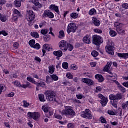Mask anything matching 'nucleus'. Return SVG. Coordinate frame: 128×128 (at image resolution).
<instances>
[{"label":"nucleus","mask_w":128,"mask_h":128,"mask_svg":"<svg viewBox=\"0 0 128 128\" xmlns=\"http://www.w3.org/2000/svg\"><path fill=\"white\" fill-rule=\"evenodd\" d=\"M61 114L66 116H76V112L72 106H64V109L62 110Z\"/></svg>","instance_id":"1"},{"label":"nucleus","mask_w":128,"mask_h":128,"mask_svg":"<svg viewBox=\"0 0 128 128\" xmlns=\"http://www.w3.org/2000/svg\"><path fill=\"white\" fill-rule=\"evenodd\" d=\"M46 96L49 102H56V93L54 91L48 90L46 92Z\"/></svg>","instance_id":"2"},{"label":"nucleus","mask_w":128,"mask_h":128,"mask_svg":"<svg viewBox=\"0 0 128 128\" xmlns=\"http://www.w3.org/2000/svg\"><path fill=\"white\" fill-rule=\"evenodd\" d=\"M114 46V43L112 41H110L108 44L106 46V52H108L109 54H111L112 56H114V50H116Z\"/></svg>","instance_id":"3"},{"label":"nucleus","mask_w":128,"mask_h":128,"mask_svg":"<svg viewBox=\"0 0 128 128\" xmlns=\"http://www.w3.org/2000/svg\"><path fill=\"white\" fill-rule=\"evenodd\" d=\"M92 42L96 46H98L104 42V39L98 35H94L92 36Z\"/></svg>","instance_id":"4"},{"label":"nucleus","mask_w":128,"mask_h":128,"mask_svg":"<svg viewBox=\"0 0 128 128\" xmlns=\"http://www.w3.org/2000/svg\"><path fill=\"white\" fill-rule=\"evenodd\" d=\"M77 28L78 26H76V24L73 22H70L67 26L66 32L68 34H70V32H76Z\"/></svg>","instance_id":"5"},{"label":"nucleus","mask_w":128,"mask_h":128,"mask_svg":"<svg viewBox=\"0 0 128 128\" xmlns=\"http://www.w3.org/2000/svg\"><path fill=\"white\" fill-rule=\"evenodd\" d=\"M12 84H14L16 86H18V88H32V86L30 84V82H26V84H20V82L18 81H15L12 82Z\"/></svg>","instance_id":"6"},{"label":"nucleus","mask_w":128,"mask_h":128,"mask_svg":"<svg viewBox=\"0 0 128 128\" xmlns=\"http://www.w3.org/2000/svg\"><path fill=\"white\" fill-rule=\"evenodd\" d=\"M80 116L84 118H88V120H92V116L90 113V109H86L84 111L81 112Z\"/></svg>","instance_id":"7"},{"label":"nucleus","mask_w":128,"mask_h":128,"mask_svg":"<svg viewBox=\"0 0 128 128\" xmlns=\"http://www.w3.org/2000/svg\"><path fill=\"white\" fill-rule=\"evenodd\" d=\"M34 14L32 10H29L27 11L26 14V18L28 22L34 20Z\"/></svg>","instance_id":"8"},{"label":"nucleus","mask_w":128,"mask_h":128,"mask_svg":"<svg viewBox=\"0 0 128 128\" xmlns=\"http://www.w3.org/2000/svg\"><path fill=\"white\" fill-rule=\"evenodd\" d=\"M59 48L63 52H66L68 50V44L64 40H61L59 44Z\"/></svg>","instance_id":"9"},{"label":"nucleus","mask_w":128,"mask_h":128,"mask_svg":"<svg viewBox=\"0 0 128 128\" xmlns=\"http://www.w3.org/2000/svg\"><path fill=\"white\" fill-rule=\"evenodd\" d=\"M28 118H33V120H38L40 116V114L38 112H28Z\"/></svg>","instance_id":"10"},{"label":"nucleus","mask_w":128,"mask_h":128,"mask_svg":"<svg viewBox=\"0 0 128 128\" xmlns=\"http://www.w3.org/2000/svg\"><path fill=\"white\" fill-rule=\"evenodd\" d=\"M43 18H54V14L50 10H46L44 11L42 16Z\"/></svg>","instance_id":"11"},{"label":"nucleus","mask_w":128,"mask_h":128,"mask_svg":"<svg viewBox=\"0 0 128 128\" xmlns=\"http://www.w3.org/2000/svg\"><path fill=\"white\" fill-rule=\"evenodd\" d=\"M109 98L111 100H112V98H114V100H116L118 101V100H122V94L118 93L116 95L110 94L109 96Z\"/></svg>","instance_id":"12"},{"label":"nucleus","mask_w":128,"mask_h":128,"mask_svg":"<svg viewBox=\"0 0 128 128\" xmlns=\"http://www.w3.org/2000/svg\"><path fill=\"white\" fill-rule=\"evenodd\" d=\"M82 82L84 84H88V86H94V80L86 78H82Z\"/></svg>","instance_id":"13"},{"label":"nucleus","mask_w":128,"mask_h":128,"mask_svg":"<svg viewBox=\"0 0 128 128\" xmlns=\"http://www.w3.org/2000/svg\"><path fill=\"white\" fill-rule=\"evenodd\" d=\"M49 8L50 10H54L56 14H60V10H58V6L54 4H51Z\"/></svg>","instance_id":"14"},{"label":"nucleus","mask_w":128,"mask_h":128,"mask_svg":"<svg viewBox=\"0 0 128 128\" xmlns=\"http://www.w3.org/2000/svg\"><path fill=\"white\" fill-rule=\"evenodd\" d=\"M110 101V104L114 106V108H118V100H116V99H114V98L110 99V98H109Z\"/></svg>","instance_id":"15"},{"label":"nucleus","mask_w":128,"mask_h":128,"mask_svg":"<svg viewBox=\"0 0 128 128\" xmlns=\"http://www.w3.org/2000/svg\"><path fill=\"white\" fill-rule=\"evenodd\" d=\"M117 54L119 58H122L124 60L128 58V52L127 53H118Z\"/></svg>","instance_id":"16"},{"label":"nucleus","mask_w":128,"mask_h":128,"mask_svg":"<svg viewBox=\"0 0 128 128\" xmlns=\"http://www.w3.org/2000/svg\"><path fill=\"white\" fill-rule=\"evenodd\" d=\"M112 62H108L106 65L104 66V70L105 72H110V66H112Z\"/></svg>","instance_id":"17"},{"label":"nucleus","mask_w":128,"mask_h":128,"mask_svg":"<svg viewBox=\"0 0 128 128\" xmlns=\"http://www.w3.org/2000/svg\"><path fill=\"white\" fill-rule=\"evenodd\" d=\"M92 22L96 26H100V21L98 20L96 18L94 17L92 18Z\"/></svg>","instance_id":"18"},{"label":"nucleus","mask_w":128,"mask_h":128,"mask_svg":"<svg viewBox=\"0 0 128 128\" xmlns=\"http://www.w3.org/2000/svg\"><path fill=\"white\" fill-rule=\"evenodd\" d=\"M83 42H84V44H90V36L86 35L83 38Z\"/></svg>","instance_id":"19"},{"label":"nucleus","mask_w":128,"mask_h":128,"mask_svg":"<svg viewBox=\"0 0 128 128\" xmlns=\"http://www.w3.org/2000/svg\"><path fill=\"white\" fill-rule=\"evenodd\" d=\"M53 54L54 56H58V58H60L62 56V50H60L58 51H54L53 52Z\"/></svg>","instance_id":"20"},{"label":"nucleus","mask_w":128,"mask_h":128,"mask_svg":"<svg viewBox=\"0 0 128 128\" xmlns=\"http://www.w3.org/2000/svg\"><path fill=\"white\" fill-rule=\"evenodd\" d=\"M95 78L98 80L99 82H104V77H102V76L101 74H97L95 75Z\"/></svg>","instance_id":"21"},{"label":"nucleus","mask_w":128,"mask_h":128,"mask_svg":"<svg viewBox=\"0 0 128 128\" xmlns=\"http://www.w3.org/2000/svg\"><path fill=\"white\" fill-rule=\"evenodd\" d=\"M108 72V74L106 76L108 78L110 79V78H112L114 80V78H116V75L115 74H113L110 71H109Z\"/></svg>","instance_id":"22"},{"label":"nucleus","mask_w":128,"mask_h":128,"mask_svg":"<svg viewBox=\"0 0 128 128\" xmlns=\"http://www.w3.org/2000/svg\"><path fill=\"white\" fill-rule=\"evenodd\" d=\"M56 68H54V65H50L48 66V72L49 74H52L54 72V70Z\"/></svg>","instance_id":"23"},{"label":"nucleus","mask_w":128,"mask_h":128,"mask_svg":"<svg viewBox=\"0 0 128 128\" xmlns=\"http://www.w3.org/2000/svg\"><path fill=\"white\" fill-rule=\"evenodd\" d=\"M13 16H20V13L18 10L14 9L13 10Z\"/></svg>","instance_id":"24"},{"label":"nucleus","mask_w":128,"mask_h":128,"mask_svg":"<svg viewBox=\"0 0 128 128\" xmlns=\"http://www.w3.org/2000/svg\"><path fill=\"white\" fill-rule=\"evenodd\" d=\"M30 36H33V38H40V35L38 34V33L36 32H30Z\"/></svg>","instance_id":"25"},{"label":"nucleus","mask_w":128,"mask_h":128,"mask_svg":"<svg viewBox=\"0 0 128 128\" xmlns=\"http://www.w3.org/2000/svg\"><path fill=\"white\" fill-rule=\"evenodd\" d=\"M6 86L2 84H0V94H2V92H6Z\"/></svg>","instance_id":"26"},{"label":"nucleus","mask_w":128,"mask_h":128,"mask_svg":"<svg viewBox=\"0 0 128 128\" xmlns=\"http://www.w3.org/2000/svg\"><path fill=\"white\" fill-rule=\"evenodd\" d=\"M106 104H108V98L104 97V99L102 100L101 104L102 106H106Z\"/></svg>","instance_id":"27"},{"label":"nucleus","mask_w":128,"mask_h":128,"mask_svg":"<svg viewBox=\"0 0 128 128\" xmlns=\"http://www.w3.org/2000/svg\"><path fill=\"white\" fill-rule=\"evenodd\" d=\"M65 34H64V30H61L59 32V35L58 36V38H64Z\"/></svg>","instance_id":"28"},{"label":"nucleus","mask_w":128,"mask_h":128,"mask_svg":"<svg viewBox=\"0 0 128 128\" xmlns=\"http://www.w3.org/2000/svg\"><path fill=\"white\" fill-rule=\"evenodd\" d=\"M122 106L123 110H128V100L125 102L122 103Z\"/></svg>","instance_id":"29"},{"label":"nucleus","mask_w":128,"mask_h":128,"mask_svg":"<svg viewBox=\"0 0 128 128\" xmlns=\"http://www.w3.org/2000/svg\"><path fill=\"white\" fill-rule=\"evenodd\" d=\"M14 4L16 8H20V6H22V4L20 3V0H15L14 2Z\"/></svg>","instance_id":"30"},{"label":"nucleus","mask_w":128,"mask_h":128,"mask_svg":"<svg viewBox=\"0 0 128 128\" xmlns=\"http://www.w3.org/2000/svg\"><path fill=\"white\" fill-rule=\"evenodd\" d=\"M89 14L90 16H94V14H96V10L94 8H92L89 11Z\"/></svg>","instance_id":"31"},{"label":"nucleus","mask_w":128,"mask_h":128,"mask_svg":"<svg viewBox=\"0 0 128 128\" xmlns=\"http://www.w3.org/2000/svg\"><path fill=\"white\" fill-rule=\"evenodd\" d=\"M109 34H110V36H112V37H114L116 36V31L114 30H110L109 32Z\"/></svg>","instance_id":"32"},{"label":"nucleus","mask_w":128,"mask_h":128,"mask_svg":"<svg viewBox=\"0 0 128 128\" xmlns=\"http://www.w3.org/2000/svg\"><path fill=\"white\" fill-rule=\"evenodd\" d=\"M50 76L52 78V80H54V82L58 80V76H56L54 74L50 75Z\"/></svg>","instance_id":"33"},{"label":"nucleus","mask_w":128,"mask_h":128,"mask_svg":"<svg viewBox=\"0 0 128 128\" xmlns=\"http://www.w3.org/2000/svg\"><path fill=\"white\" fill-rule=\"evenodd\" d=\"M36 84V86H42V88H44V86H46V83H44V82H36V84Z\"/></svg>","instance_id":"34"},{"label":"nucleus","mask_w":128,"mask_h":128,"mask_svg":"<svg viewBox=\"0 0 128 128\" xmlns=\"http://www.w3.org/2000/svg\"><path fill=\"white\" fill-rule=\"evenodd\" d=\"M0 20H1V22H6V16H4V15H2L0 16Z\"/></svg>","instance_id":"35"},{"label":"nucleus","mask_w":128,"mask_h":128,"mask_svg":"<svg viewBox=\"0 0 128 128\" xmlns=\"http://www.w3.org/2000/svg\"><path fill=\"white\" fill-rule=\"evenodd\" d=\"M62 68H64V70H68V64L66 62H64L62 64Z\"/></svg>","instance_id":"36"},{"label":"nucleus","mask_w":128,"mask_h":128,"mask_svg":"<svg viewBox=\"0 0 128 128\" xmlns=\"http://www.w3.org/2000/svg\"><path fill=\"white\" fill-rule=\"evenodd\" d=\"M70 16L72 18H78V14L72 12L70 14Z\"/></svg>","instance_id":"37"},{"label":"nucleus","mask_w":128,"mask_h":128,"mask_svg":"<svg viewBox=\"0 0 128 128\" xmlns=\"http://www.w3.org/2000/svg\"><path fill=\"white\" fill-rule=\"evenodd\" d=\"M26 80L28 82H32V84H36V82L34 80V78H32V77H27Z\"/></svg>","instance_id":"38"},{"label":"nucleus","mask_w":128,"mask_h":128,"mask_svg":"<svg viewBox=\"0 0 128 128\" xmlns=\"http://www.w3.org/2000/svg\"><path fill=\"white\" fill-rule=\"evenodd\" d=\"M28 44L31 48H33L34 44H36V40H31L29 41Z\"/></svg>","instance_id":"39"},{"label":"nucleus","mask_w":128,"mask_h":128,"mask_svg":"<svg viewBox=\"0 0 128 128\" xmlns=\"http://www.w3.org/2000/svg\"><path fill=\"white\" fill-rule=\"evenodd\" d=\"M39 100L40 102H45L44 100V95L42 94H40L38 95Z\"/></svg>","instance_id":"40"},{"label":"nucleus","mask_w":128,"mask_h":128,"mask_svg":"<svg viewBox=\"0 0 128 128\" xmlns=\"http://www.w3.org/2000/svg\"><path fill=\"white\" fill-rule=\"evenodd\" d=\"M91 54L94 58H96V56H98V52L94 50L92 52Z\"/></svg>","instance_id":"41"},{"label":"nucleus","mask_w":128,"mask_h":128,"mask_svg":"<svg viewBox=\"0 0 128 128\" xmlns=\"http://www.w3.org/2000/svg\"><path fill=\"white\" fill-rule=\"evenodd\" d=\"M49 32L48 29H42L40 30V34H46Z\"/></svg>","instance_id":"42"},{"label":"nucleus","mask_w":128,"mask_h":128,"mask_svg":"<svg viewBox=\"0 0 128 128\" xmlns=\"http://www.w3.org/2000/svg\"><path fill=\"white\" fill-rule=\"evenodd\" d=\"M118 88L120 90V92H124V93L126 92V88H124V86H122L120 85Z\"/></svg>","instance_id":"43"},{"label":"nucleus","mask_w":128,"mask_h":128,"mask_svg":"<svg viewBox=\"0 0 128 128\" xmlns=\"http://www.w3.org/2000/svg\"><path fill=\"white\" fill-rule=\"evenodd\" d=\"M32 48H35V50H40V45L38 43H36Z\"/></svg>","instance_id":"44"},{"label":"nucleus","mask_w":128,"mask_h":128,"mask_svg":"<svg viewBox=\"0 0 128 128\" xmlns=\"http://www.w3.org/2000/svg\"><path fill=\"white\" fill-rule=\"evenodd\" d=\"M66 76L69 78V80H72V78H74V76H72L70 72H68L66 74Z\"/></svg>","instance_id":"45"},{"label":"nucleus","mask_w":128,"mask_h":128,"mask_svg":"<svg viewBox=\"0 0 128 128\" xmlns=\"http://www.w3.org/2000/svg\"><path fill=\"white\" fill-rule=\"evenodd\" d=\"M100 121L101 122L102 124H106V120L104 117L101 116L100 118Z\"/></svg>","instance_id":"46"},{"label":"nucleus","mask_w":128,"mask_h":128,"mask_svg":"<svg viewBox=\"0 0 128 128\" xmlns=\"http://www.w3.org/2000/svg\"><path fill=\"white\" fill-rule=\"evenodd\" d=\"M94 32L96 34H102V30L99 28H94Z\"/></svg>","instance_id":"47"},{"label":"nucleus","mask_w":128,"mask_h":128,"mask_svg":"<svg viewBox=\"0 0 128 128\" xmlns=\"http://www.w3.org/2000/svg\"><path fill=\"white\" fill-rule=\"evenodd\" d=\"M67 48H68V50H70V52H72V50H74V46H72V45L70 44H67Z\"/></svg>","instance_id":"48"},{"label":"nucleus","mask_w":128,"mask_h":128,"mask_svg":"<svg viewBox=\"0 0 128 128\" xmlns=\"http://www.w3.org/2000/svg\"><path fill=\"white\" fill-rule=\"evenodd\" d=\"M42 110L46 113L48 112V106H42Z\"/></svg>","instance_id":"49"},{"label":"nucleus","mask_w":128,"mask_h":128,"mask_svg":"<svg viewBox=\"0 0 128 128\" xmlns=\"http://www.w3.org/2000/svg\"><path fill=\"white\" fill-rule=\"evenodd\" d=\"M44 42H48L50 40V35H46L44 36Z\"/></svg>","instance_id":"50"},{"label":"nucleus","mask_w":128,"mask_h":128,"mask_svg":"<svg viewBox=\"0 0 128 128\" xmlns=\"http://www.w3.org/2000/svg\"><path fill=\"white\" fill-rule=\"evenodd\" d=\"M43 50H48L50 48V45L48 44H44L42 46Z\"/></svg>","instance_id":"51"},{"label":"nucleus","mask_w":128,"mask_h":128,"mask_svg":"<svg viewBox=\"0 0 128 128\" xmlns=\"http://www.w3.org/2000/svg\"><path fill=\"white\" fill-rule=\"evenodd\" d=\"M23 106L24 108H28L30 106V103L28 102L26 100H23Z\"/></svg>","instance_id":"52"},{"label":"nucleus","mask_w":128,"mask_h":128,"mask_svg":"<svg viewBox=\"0 0 128 128\" xmlns=\"http://www.w3.org/2000/svg\"><path fill=\"white\" fill-rule=\"evenodd\" d=\"M54 116L56 118H57L58 120H62V116L58 114H54Z\"/></svg>","instance_id":"53"},{"label":"nucleus","mask_w":128,"mask_h":128,"mask_svg":"<svg viewBox=\"0 0 128 128\" xmlns=\"http://www.w3.org/2000/svg\"><path fill=\"white\" fill-rule=\"evenodd\" d=\"M0 34H3L4 36H8V32L4 30H2L0 32Z\"/></svg>","instance_id":"54"},{"label":"nucleus","mask_w":128,"mask_h":128,"mask_svg":"<svg viewBox=\"0 0 128 128\" xmlns=\"http://www.w3.org/2000/svg\"><path fill=\"white\" fill-rule=\"evenodd\" d=\"M71 68L72 70H78V66L74 64H72L71 65Z\"/></svg>","instance_id":"55"},{"label":"nucleus","mask_w":128,"mask_h":128,"mask_svg":"<svg viewBox=\"0 0 128 128\" xmlns=\"http://www.w3.org/2000/svg\"><path fill=\"white\" fill-rule=\"evenodd\" d=\"M108 114H110V116H114V114H116L114 113V111L112 110H109L108 111Z\"/></svg>","instance_id":"56"},{"label":"nucleus","mask_w":128,"mask_h":128,"mask_svg":"<svg viewBox=\"0 0 128 128\" xmlns=\"http://www.w3.org/2000/svg\"><path fill=\"white\" fill-rule=\"evenodd\" d=\"M96 92H102V88L100 86H96Z\"/></svg>","instance_id":"57"},{"label":"nucleus","mask_w":128,"mask_h":128,"mask_svg":"<svg viewBox=\"0 0 128 128\" xmlns=\"http://www.w3.org/2000/svg\"><path fill=\"white\" fill-rule=\"evenodd\" d=\"M46 82L47 84H50V77L48 76H46Z\"/></svg>","instance_id":"58"},{"label":"nucleus","mask_w":128,"mask_h":128,"mask_svg":"<svg viewBox=\"0 0 128 128\" xmlns=\"http://www.w3.org/2000/svg\"><path fill=\"white\" fill-rule=\"evenodd\" d=\"M14 96V92H11L8 94L7 95L8 98H12V96Z\"/></svg>","instance_id":"59"},{"label":"nucleus","mask_w":128,"mask_h":128,"mask_svg":"<svg viewBox=\"0 0 128 128\" xmlns=\"http://www.w3.org/2000/svg\"><path fill=\"white\" fill-rule=\"evenodd\" d=\"M90 66L92 68H94L96 66V62H90Z\"/></svg>","instance_id":"60"},{"label":"nucleus","mask_w":128,"mask_h":128,"mask_svg":"<svg viewBox=\"0 0 128 128\" xmlns=\"http://www.w3.org/2000/svg\"><path fill=\"white\" fill-rule=\"evenodd\" d=\"M59 123L60 124L66 125V124H68V120H65L64 121H60Z\"/></svg>","instance_id":"61"},{"label":"nucleus","mask_w":128,"mask_h":128,"mask_svg":"<svg viewBox=\"0 0 128 128\" xmlns=\"http://www.w3.org/2000/svg\"><path fill=\"white\" fill-rule=\"evenodd\" d=\"M74 124H72V123H68V126H67V127H68V128H74Z\"/></svg>","instance_id":"62"},{"label":"nucleus","mask_w":128,"mask_h":128,"mask_svg":"<svg viewBox=\"0 0 128 128\" xmlns=\"http://www.w3.org/2000/svg\"><path fill=\"white\" fill-rule=\"evenodd\" d=\"M76 96L78 100H82V94H76Z\"/></svg>","instance_id":"63"},{"label":"nucleus","mask_w":128,"mask_h":128,"mask_svg":"<svg viewBox=\"0 0 128 128\" xmlns=\"http://www.w3.org/2000/svg\"><path fill=\"white\" fill-rule=\"evenodd\" d=\"M122 8H124L128 9V4L124 3L122 4Z\"/></svg>","instance_id":"64"}]
</instances>
